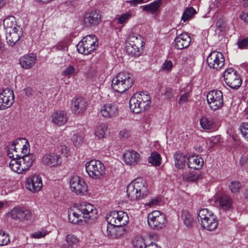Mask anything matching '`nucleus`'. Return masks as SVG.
I'll use <instances>...</instances> for the list:
<instances>
[{"instance_id": "nucleus-48", "label": "nucleus", "mask_w": 248, "mask_h": 248, "mask_svg": "<svg viewBox=\"0 0 248 248\" xmlns=\"http://www.w3.org/2000/svg\"><path fill=\"white\" fill-rule=\"evenodd\" d=\"M10 242L8 234L3 230H0V246H5Z\"/></svg>"}, {"instance_id": "nucleus-4", "label": "nucleus", "mask_w": 248, "mask_h": 248, "mask_svg": "<svg viewBox=\"0 0 248 248\" xmlns=\"http://www.w3.org/2000/svg\"><path fill=\"white\" fill-rule=\"evenodd\" d=\"M86 171L89 177L98 180L102 178L106 174L104 164L100 160L93 159L86 163Z\"/></svg>"}, {"instance_id": "nucleus-18", "label": "nucleus", "mask_w": 248, "mask_h": 248, "mask_svg": "<svg viewBox=\"0 0 248 248\" xmlns=\"http://www.w3.org/2000/svg\"><path fill=\"white\" fill-rule=\"evenodd\" d=\"M101 21V16L98 11L94 10L86 13L83 18V24L86 27L97 26Z\"/></svg>"}, {"instance_id": "nucleus-63", "label": "nucleus", "mask_w": 248, "mask_h": 248, "mask_svg": "<svg viewBox=\"0 0 248 248\" xmlns=\"http://www.w3.org/2000/svg\"><path fill=\"white\" fill-rule=\"evenodd\" d=\"M129 3L131 6H136L138 4H141L144 2L143 0H130L126 1Z\"/></svg>"}, {"instance_id": "nucleus-60", "label": "nucleus", "mask_w": 248, "mask_h": 248, "mask_svg": "<svg viewBox=\"0 0 248 248\" xmlns=\"http://www.w3.org/2000/svg\"><path fill=\"white\" fill-rule=\"evenodd\" d=\"M60 151L61 154L66 157L68 156L70 154V148L65 145L61 146Z\"/></svg>"}, {"instance_id": "nucleus-55", "label": "nucleus", "mask_w": 248, "mask_h": 248, "mask_svg": "<svg viewBox=\"0 0 248 248\" xmlns=\"http://www.w3.org/2000/svg\"><path fill=\"white\" fill-rule=\"evenodd\" d=\"M176 93V91L172 88H167L164 92V95L166 99H170L172 98Z\"/></svg>"}, {"instance_id": "nucleus-64", "label": "nucleus", "mask_w": 248, "mask_h": 248, "mask_svg": "<svg viewBox=\"0 0 248 248\" xmlns=\"http://www.w3.org/2000/svg\"><path fill=\"white\" fill-rule=\"evenodd\" d=\"M240 18L246 23H248V12H242L240 15Z\"/></svg>"}, {"instance_id": "nucleus-61", "label": "nucleus", "mask_w": 248, "mask_h": 248, "mask_svg": "<svg viewBox=\"0 0 248 248\" xmlns=\"http://www.w3.org/2000/svg\"><path fill=\"white\" fill-rule=\"evenodd\" d=\"M29 150L28 149V146L26 144L23 145L21 144V149L20 151V154H18V155H29L30 154H29Z\"/></svg>"}, {"instance_id": "nucleus-59", "label": "nucleus", "mask_w": 248, "mask_h": 248, "mask_svg": "<svg viewBox=\"0 0 248 248\" xmlns=\"http://www.w3.org/2000/svg\"><path fill=\"white\" fill-rule=\"evenodd\" d=\"M160 202V200L158 198H154L152 199L149 202L145 203L146 206L154 207L157 205Z\"/></svg>"}, {"instance_id": "nucleus-22", "label": "nucleus", "mask_w": 248, "mask_h": 248, "mask_svg": "<svg viewBox=\"0 0 248 248\" xmlns=\"http://www.w3.org/2000/svg\"><path fill=\"white\" fill-rule=\"evenodd\" d=\"M36 61V55L33 53H30L21 57L19 60V62L23 69H29L34 65Z\"/></svg>"}, {"instance_id": "nucleus-33", "label": "nucleus", "mask_w": 248, "mask_h": 248, "mask_svg": "<svg viewBox=\"0 0 248 248\" xmlns=\"http://www.w3.org/2000/svg\"><path fill=\"white\" fill-rule=\"evenodd\" d=\"M203 223L201 226L204 229L210 231L214 230L217 226V220L214 215H211V217L208 220Z\"/></svg>"}, {"instance_id": "nucleus-45", "label": "nucleus", "mask_w": 248, "mask_h": 248, "mask_svg": "<svg viewBox=\"0 0 248 248\" xmlns=\"http://www.w3.org/2000/svg\"><path fill=\"white\" fill-rule=\"evenodd\" d=\"M68 39H64L58 43L55 46H53V48L57 50H67L68 48Z\"/></svg>"}, {"instance_id": "nucleus-38", "label": "nucleus", "mask_w": 248, "mask_h": 248, "mask_svg": "<svg viewBox=\"0 0 248 248\" xmlns=\"http://www.w3.org/2000/svg\"><path fill=\"white\" fill-rule=\"evenodd\" d=\"M214 214L211 212H209L207 209L203 208L201 209L198 214L197 219L201 225L203 223L204 221L208 220L211 215Z\"/></svg>"}, {"instance_id": "nucleus-53", "label": "nucleus", "mask_w": 248, "mask_h": 248, "mask_svg": "<svg viewBox=\"0 0 248 248\" xmlns=\"http://www.w3.org/2000/svg\"><path fill=\"white\" fill-rule=\"evenodd\" d=\"M21 149V144L19 141H14L10 146V150L15 152V154H18Z\"/></svg>"}, {"instance_id": "nucleus-19", "label": "nucleus", "mask_w": 248, "mask_h": 248, "mask_svg": "<svg viewBox=\"0 0 248 248\" xmlns=\"http://www.w3.org/2000/svg\"><path fill=\"white\" fill-rule=\"evenodd\" d=\"M123 160L127 165L135 166L141 160V155L137 152L129 150L126 151L123 155Z\"/></svg>"}, {"instance_id": "nucleus-56", "label": "nucleus", "mask_w": 248, "mask_h": 248, "mask_svg": "<svg viewBox=\"0 0 248 248\" xmlns=\"http://www.w3.org/2000/svg\"><path fill=\"white\" fill-rule=\"evenodd\" d=\"M238 47L240 49L248 48V37L240 40L237 42Z\"/></svg>"}, {"instance_id": "nucleus-29", "label": "nucleus", "mask_w": 248, "mask_h": 248, "mask_svg": "<svg viewBox=\"0 0 248 248\" xmlns=\"http://www.w3.org/2000/svg\"><path fill=\"white\" fill-rule=\"evenodd\" d=\"M188 166L194 170L201 169L203 165V159L201 156L197 155H192L187 158Z\"/></svg>"}, {"instance_id": "nucleus-31", "label": "nucleus", "mask_w": 248, "mask_h": 248, "mask_svg": "<svg viewBox=\"0 0 248 248\" xmlns=\"http://www.w3.org/2000/svg\"><path fill=\"white\" fill-rule=\"evenodd\" d=\"M16 158H20L23 166V167L25 169L26 171L28 170L31 166H32L35 159L34 155L31 154L25 156L24 155H21L16 154Z\"/></svg>"}, {"instance_id": "nucleus-12", "label": "nucleus", "mask_w": 248, "mask_h": 248, "mask_svg": "<svg viewBox=\"0 0 248 248\" xmlns=\"http://www.w3.org/2000/svg\"><path fill=\"white\" fill-rule=\"evenodd\" d=\"M207 100L211 109L216 110L223 105V93L219 90L211 91L207 95Z\"/></svg>"}, {"instance_id": "nucleus-62", "label": "nucleus", "mask_w": 248, "mask_h": 248, "mask_svg": "<svg viewBox=\"0 0 248 248\" xmlns=\"http://www.w3.org/2000/svg\"><path fill=\"white\" fill-rule=\"evenodd\" d=\"M130 132L129 130L124 129L121 130L119 132V137L121 138H127L130 136Z\"/></svg>"}, {"instance_id": "nucleus-5", "label": "nucleus", "mask_w": 248, "mask_h": 248, "mask_svg": "<svg viewBox=\"0 0 248 248\" xmlns=\"http://www.w3.org/2000/svg\"><path fill=\"white\" fill-rule=\"evenodd\" d=\"M143 40L138 34H131L127 38L125 51L128 55L137 57L140 54V48L143 46Z\"/></svg>"}, {"instance_id": "nucleus-57", "label": "nucleus", "mask_w": 248, "mask_h": 248, "mask_svg": "<svg viewBox=\"0 0 248 248\" xmlns=\"http://www.w3.org/2000/svg\"><path fill=\"white\" fill-rule=\"evenodd\" d=\"M216 26L217 29L222 31L225 30L226 27V22L223 18H219L216 23Z\"/></svg>"}, {"instance_id": "nucleus-15", "label": "nucleus", "mask_w": 248, "mask_h": 248, "mask_svg": "<svg viewBox=\"0 0 248 248\" xmlns=\"http://www.w3.org/2000/svg\"><path fill=\"white\" fill-rule=\"evenodd\" d=\"M14 102V94L11 89H3L0 93V110H4L10 107Z\"/></svg>"}, {"instance_id": "nucleus-39", "label": "nucleus", "mask_w": 248, "mask_h": 248, "mask_svg": "<svg viewBox=\"0 0 248 248\" xmlns=\"http://www.w3.org/2000/svg\"><path fill=\"white\" fill-rule=\"evenodd\" d=\"M148 162L155 166H159L161 163V157L160 154L156 152H152L148 157Z\"/></svg>"}, {"instance_id": "nucleus-52", "label": "nucleus", "mask_w": 248, "mask_h": 248, "mask_svg": "<svg viewBox=\"0 0 248 248\" xmlns=\"http://www.w3.org/2000/svg\"><path fill=\"white\" fill-rule=\"evenodd\" d=\"M240 130L243 136L248 141V123H243L240 127Z\"/></svg>"}, {"instance_id": "nucleus-47", "label": "nucleus", "mask_w": 248, "mask_h": 248, "mask_svg": "<svg viewBox=\"0 0 248 248\" xmlns=\"http://www.w3.org/2000/svg\"><path fill=\"white\" fill-rule=\"evenodd\" d=\"M242 187L241 184L238 181H232L229 185V188L232 193L235 194L239 192Z\"/></svg>"}, {"instance_id": "nucleus-44", "label": "nucleus", "mask_w": 248, "mask_h": 248, "mask_svg": "<svg viewBox=\"0 0 248 248\" xmlns=\"http://www.w3.org/2000/svg\"><path fill=\"white\" fill-rule=\"evenodd\" d=\"M65 240L69 246L77 245L79 242V239L76 235L72 233L66 235Z\"/></svg>"}, {"instance_id": "nucleus-42", "label": "nucleus", "mask_w": 248, "mask_h": 248, "mask_svg": "<svg viewBox=\"0 0 248 248\" xmlns=\"http://www.w3.org/2000/svg\"><path fill=\"white\" fill-rule=\"evenodd\" d=\"M195 13L196 11L192 7H189L186 9L182 16V21H183L184 22L187 21L189 19L192 18Z\"/></svg>"}, {"instance_id": "nucleus-7", "label": "nucleus", "mask_w": 248, "mask_h": 248, "mask_svg": "<svg viewBox=\"0 0 248 248\" xmlns=\"http://www.w3.org/2000/svg\"><path fill=\"white\" fill-rule=\"evenodd\" d=\"M147 221L151 228L159 230L165 227L167 219L165 216L159 211H154L148 215Z\"/></svg>"}, {"instance_id": "nucleus-10", "label": "nucleus", "mask_w": 248, "mask_h": 248, "mask_svg": "<svg viewBox=\"0 0 248 248\" xmlns=\"http://www.w3.org/2000/svg\"><path fill=\"white\" fill-rule=\"evenodd\" d=\"M106 219L108 224L121 227L126 225L129 222L127 214L122 211H113L110 212L107 216Z\"/></svg>"}, {"instance_id": "nucleus-40", "label": "nucleus", "mask_w": 248, "mask_h": 248, "mask_svg": "<svg viewBox=\"0 0 248 248\" xmlns=\"http://www.w3.org/2000/svg\"><path fill=\"white\" fill-rule=\"evenodd\" d=\"M84 140V136L81 133L74 134L71 138V141L76 147H79L83 143Z\"/></svg>"}, {"instance_id": "nucleus-27", "label": "nucleus", "mask_w": 248, "mask_h": 248, "mask_svg": "<svg viewBox=\"0 0 248 248\" xmlns=\"http://www.w3.org/2000/svg\"><path fill=\"white\" fill-rule=\"evenodd\" d=\"M218 201L220 209L223 211H230L233 209V200L229 196L223 195L219 198Z\"/></svg>"}, {"instance_id": "nucleus-49", "label": "nucleus", "mask_w": 248, "mask_h": 248, "mask_svg": "<svg viewBox=\"0 0 248 248\" xmlns=\"http://www.w3.org/2000/svg\"><path fill=\"white\" fill-rule=\"evenodd\" d=\"M190 93V90L187 89L185 92L180 95L178 100V103L180 105H182L188 102Z\"/></svg>"}, {"instance_id": "nucleus-14", "label": "nucleus", "mask_w": 248, "mask_h": 248, "mask_svg": "<svg viewBox=\"0 0 248 248\" xmlns=\"http://www.w3.org/2000/svg\"><path fill=\"white\" fill-rule=\"evenodd\" d=\"M70 188L77 194H84L88 190V186L84 180L78 176H74L70 179Z\"/></svg>"}, {"instance_id": "nucleus-58", "label": "nucleus", "mask_w": 248, "mask_h": 248, "mask_svg": "<svg viewBox=\"0 0 248 248\" xmlns=\"http://www.w3.org/2000/svg\"><path fill=\"white\" fill-rule=\"evenodd\" d=\"M47 233V231L45 230H42L34 232L31 236L33 238H41L45 237Z\"/></svg>"}, {"instance_id": "nucleus-34", "label": "nucleus", "mask_w": 248, "mask_h": 248, "mask_svg": "<svg viewBox=\"0 0 248 248\" xmlns=\"http://www.w3.org/2000/svg\"><path fill=\"white\" fill-rule=\"evenodd\" d=\"M3 26L6 31H8L15 28H20L16 25L15 17L13 16L6 17L3 20Z\"/></svg>"}, {"instance_id": "nucleus-21", "label": "nucleus", "mask_w": 248, "mask_h": 248, "mask_svg": "<svg viewBox=\"0 0 248 248\" xmlns=\"http://www.w3.org/2000/svg\"><path fill=\"white\" fill-rule=\"evenodd\" d=\"M22 35V31L20 28H15L6 31V39L8 45L11 46H14L18 42Z\"/></svg>"}, {"instance_id": "nucleus-11", "label": "nucleus", "mask_w": 248, "mask_h": 248, "mask_svg": "<svg viewBox=\"0 0 248 248\" xmlns=\"http://www.w3.org/2000/svg\"><path fill=\"white\" fill-rule=\"evenodd\" d=\"M223 77L226 84L232 89L238 88L242 84L239 76L232 68H227L224 72Z\"/></svg>"}, {"instance_id": "nucleus-41", "label": "nucleus", "mask_w": 248, "mask_h": 248, "mask_svg": "<svg viewBox=\"0 0 248 248\" xmlns=\"http://www.w3.org/2000/svg\"><path fill=\"white\" fill-rule=\"evenodd\" d=\"M134 15L135 14L134 12L132 13L131 10H129L127 12L124 13L118 16L117 18L118 23L122 25L124 24Z\"/></svg>"}, {"instance_id": "nucleus-3", "label": "nucleus", "mask_w": 248, "mask_h": 248, "mask_svg": "<svg viewBox=\"0 0 248 248\" xmlns=\"http://www.w3.org/2000/svg\"><path fill=\"white\" fill-rule=\"evenodd\" d=\"M134 83L131 74L128 72H120L112 79L111 87L115 92L123 93L129 89Z\"/></svg>"}, {"instance_id": "nucleus-35", "label": "nucleus", "mask_w": 248, "mask_h": 248, "mask_svg": "<svg viewBox=\"0 0 248 248\" xmlns=\"http://www.w3.org/2000/svg\"><path fill=\"white\" fill-rule=\"evenodd\" d=\"M161 3V0H155L153 2L141 6L143 11L148 13H154L156 12Z\"/></svg>"}, {"instance_id": "nucleus-30", "label": "nucleus", "mask_w": 248, "mask_h": 248, "mask_svg": "<svg viewBox=\"0 0 248 248\" xmlns=\"http://www.w3.org/2000/svg\"><path fill=\"white\" fill-rule=\"evenodd\" d=\"M20 158H13L9 163V167L14 172L18 174L23 173L26 171Z\"/></svg>"}, {"instance_id": "nucleus-43", "label": "nucleus", "mask_w": 248, "mask_h": 248, "mask_svg": "<svg viewBox=\"0 0 248 248\" xmlns=\"http://www.w3.org/2000/svg\"><path fill=\"white\" fill-rule=\"evenodd\" d=\"M182 217L184 224L188 227L192 226L193 224V218L187 211H184L182 213Z\"/></svg>"}, {"instance_id": "nucleus-26", "label": "nucleus", "mask_w": 248, "mask_h": 248, "mask_svg": "<svg viewBox=\"0 0 248 248\" xmlns=\"http://www.w3.org/2000/svg\"><path fill=\"white\" fill-rule=\"evenodd\" d=\"M107 232L108 235L110 238L115 239L122 237L125 232V230L122 227L116 226L108 223Z\"/></svg>"}, {"instance_id": "nucleus-17", "label": "nucleus", "mask_w": 248, "mask_h": 248, "mask_svg": "<svg viewBox=\"0 0 248 248\" xmlns=\"http://www.w3.org/2000/svg\"><path fill=\"white\" fill-rule=\"evenodd\" d=\"M8 216L12 219L16 220H29L31 218L30 210L22 207H15L8 214Z\"/></svg>"}, {"instance_id": "nucleus-2", "label": "nucleus", "mask_w": 248, "mask_h": 248, "mask_svg": "<svg viewBox=\"0 0 248 248\" xmlns=\"http://www.w3.org/2000/svg\"><path fill=\"white\" fill-rule=\"evenodd\" d=\"M150 100L151 97L146 92L136 93L130 99V109L135 113L144 111L150 106Z\"/></svg>"}, {"instance_id": "nucleus-20", "label": "nucleus", "mask_w": 248, "mask_h": 248, "mask_svg": "<svg viewBox=\"0 0 248 248\" xmlns=\"http://www.w3.org/2000/svg\"><path fill=\"white\" fill-rule=\"evenodd\" d=\"M118 106L113 103L104 104L100 109L102 116L107 119L114 117L118 115Z\"/></svg>"}, {"instance_id": "nucleus-28", "label": "nucleus", "mask_w": 248, "mask_h": 248, "mask_svg": "<svg viewBox=\"0 0 248 248\" xmlns=\"http://www.w3.org/2000/svg\"><path fill=\"white\" fill-rule=\"evenodd\" d=\"M78 205L73 208H70L68 210V216L69 221L73 224H79L82 221V215L79 214Z\"/></svg>"}, {"instance_id": "nucleus-9", "label": "nucleus", "mask_w": 248, "mask_h": 248, "mask_svg": "<svg viewBox=\"0 0 248 248\" xmlns=\"http://www.w3.org/2000/svg\"><path fill=\"white\" fill-rule=\"evenodd\" d=\"M225 59L223 54L219 51H214L209 53L206 58L208 67L213 70L217 71L224 65Z\"/></svg>"}, {"instance_id": "nucleus-46", "label": "nucleus", "mask_w": 248, "mask_h": 248, "mask_svg": "<svg viewBox=\"0 0 248 248\" xmlns=\"http://www.w3.org/2000/svg\"><path fill=\"white\" fill-rule=\"evenodd\" d=\"M133 245L135 248H144L146 245L144 240L142 237L137 236L133 240Z\"/></svg>"}, {"instance_id": "nucleus-13", "label": "nucleus", "mask_w": 248, "mask_h": 248, "mask_svg": "<svg viewBox=\"0 0 248 248\" xmlns=\"http://www.w3.org/2000/svg\"><path fill=\"white\" fill-rule=\"evenodd\" d=\"M25 186L27 189L32 193L40 191L43 187L41 177L37 174L29 176L26 179Z\"/></svg>"}, {"instance_id": "nucleus-32", "label": "nucleus", "mask_w": 248, "mask_h": 248, "mask_svg": "<svg viewBox=\"0 0 248 248\" xmlns=\"http://www.w3.org/2000/svg\"><path fill=\"white\" fill-rule=\"evenodd\" d=\"M174 158L175 167L181 169L185 166L186 160L188 158L184 154L177 152L174 155Z\"/></svg>"}, {"instance_id": "nucleus-54", "label": "nucleus", "mask_w": 248, "mask_h": 248, "mask_svg": "<svg viewBox=\"0 0 248 248\" xmlns=\"http://www.w3.org/2000/svg\"><path fill=\"white\" fill-rule=\"evenodd\" d=\"M220 141V137L216 136L212 137L207 141V144H210V147H213L215 144L218 143Z\"/></svg>"}, {"instance_id": "nucleus-25", "label": "nucleus", "mask_w": 248, "mask_h": 248, "mask_svg": "<svg viewBox=\"0 0 248 248\" xmlns=\"http://www.w3.org/2000/svg\"><path fill=\"white\" fill-rule=\"evenodd\" d=\"M86 102L81 97H75L72 100L71 108L75 114L82 113L86 109Z\"/></svg>"}, {"instance_id": "nucleus-16", "label": "nucleus", "mask_w": 248, "mask_h": 248, "mask_svg": "<svg viewBox=\"0 0 248 248\" xmlns=\"http://www.w3.org/2000/svg\"><path fill=\"white\" fill-rule=\"evenodd\" d=\"M42 162L46 166L54 167L60 166L62 160L60 155L54 152H49L43 155Z\"/></svg>"}, {"instance_id": "nucleus-6", "label": "nucleus", "mask_w": 248, "mask_h": 248, "mask_svg": "<svg viewBox=\"0 0 248 248\" xmlns=\"http://www.w3.org/2000/svg\"><path fill=\"white\" fill-rule=\"evenodd\" d=\"M98 45L97 37L93 34L84 37L77 45L79 53L88 55L94 51Z\"/></svg>"}, {"instance_id": "nucleus-1", "label": "nucleus", "mask_w": 248, "mask_h": 248, "mask_svg": "<svg viewBox=\"0 0 248 248\" xmlns=\"http://www.w3.org/2000/svg\"><path fill=\"white\" fill-rule=\"evenodd\" d=\"M128 198L132 201H139L146 197L149 193L148 185L142 178H137L127 186Z\"/></svg>"}, {"instance_id": "nucleus-37", "label": "nucleus", "mask_w": 248, "mask_h": 248, "mask_svg": "<svg viewBox=\"0 0 248 248\" xmlns=\"http://www.w3.org/2000/svg\"><path fill=\"white\" fill-rule=\"evenodd\" d=\"M107 129V124L105 123H101L96 127L94 134L98 139H102L105 137Z\"/></svg>"}, {"instance_id": "nucleus-51", "label": "nucleus", "mask_w": 248, "mask_h": 248, "mask_svg": "<svg viewBox=\"0 0 248 248\" xmlns=\"http://www.w3.org/2000/svg\"><path fill=\"white\" fill-rule=\"evenodd\" d=\"M173 67V64L170 60H166L162 64L161 70L165 72H170Z\"/></svg>"}, {"instance_id": "nucleus-24", "label": "nucleus", "mask_w": 248, "mask_h": 248, "mask_svg": "<svg viewBox=\"0 0 248 248\" xmlns=\"http://www.w3.org/2000/svg\"><path fill=\"white\" fill-rule=\"evenodd\" d=\"M190 35L186 32L178 35L174 40L175 47L179 49L188 47L191 42Z\"/></svg>"}, {"instance_id": "nucleus-36", "label": "nucleus", "mask_w": 248, "mask_h": 248, "mask_svg": "<svg viewBox=\"0 0 248 248\" xmlns=\"http://www.w3.org/2000/svg\"><path fill=\"white\" fill-rule=\"evenodd\" d=\"M201 127L204 129H212L214 127V121L211 117L202 116L200 119Z\"/></svg>"}, {"instance_id": "nucleus-23", "label": "nucleus", "mask_w": 248, "mask_h": 248, "mask_svg": "<svg viewBox=\"0 0 248 248\" xmlns=\"http://www.w3.org/2000/svg\"><path fill=\"white\" fill-rule=\"evenodd\" d=\"M51 118L52 123L58 126L66 124L68 119L66 112L61 110L55 111L52 115Z\"/></svg>"}, {"instance_id": "nucleus-8", "label": "nucleus", "mask_w": 248, "mask_h": 248, "mask_svg": "<svg viewBox=\"0 0 248 248\" xmlns=\"http://www.w3.org/2000/svg\"><path fill=\"white\" fill-rule=\"evenodd\" d=\"M77 205L85 221L92 222L97 218V210L92 204L87 202H82Z\"/></svg>"}, {"instance_id": "nucleus-50", "label": "nucleus", "mask_w": 248, "mask_h": 248, "mask_svg": "<svg viewBox=\"0 0 248 248\" xmlns=\"http://www.w3.org/2000/svg\"><path fill=\"white\" fill-rule=\"evenodd\" d=\"M75 72V68L73 65H69L62 72V75L65 77H70Z\"/></svg>"}]
</instances>
